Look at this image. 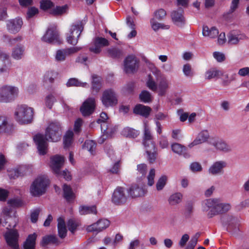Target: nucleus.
<instances>
[{"mask_svg": "<svg viewBox=\"0 0 249 249\" xmlns=\"http://www.w3.org/2000/svg\"><path fill=\"white\" fill-rule=\"evenodd\" d=\"M56 237L53 235H49L43 238L42 241V245L44 246L51 243H55L56 242Z\"/></svg>", "mask_w": 249, "mask_h": 249, "instance_id": "0e129e2a", "label": "nucleus"}, {"mask_svg": "<svg viewBox=\"0 0 249 249\" xmlns=\"http://www.w3.org/2000/svg\"><path fill=\"white\" fill-rule=\"evenodd\" d=\"M223 74V71L216 68H212L207 71L205 73V79L211 80L213 78H218Z\"/></svg>", "mask_w": 249, "mask_h": 249, "instance_id": "72a5a7b5", "label": "nucleus"}, {"mask_svg": "<svg viewBox=\"0 0 249 249\" xmlns=\"http://www.w3.org/2000/svg\"><path fill=\"white\" fill-rule=\"evenodd\" d=\"M150 24L151 28L155 31H157L160 29L168 30L170 28L169 25L158 22L154 18L151 19Z\"/></svg>", "mask_w": 249, "mask_h": 249, "instance_id": "e433bc0d", "label": "nucleus"}, {"mask_svg": "<svg viewBox=\"0 0 249 249\" xmlns=\"http://www.w3.org/2000/svg\"><path fill=\"white\" fill-rule=\"evenodd\" d=\"M66 86L68 87L72 86L81 87L83 88L89 87V84L87 83L81 82L75 78L69 79L66 83Z\"/></svg>", "mask_w": 249, "mask_h": 249, "instance_id": "a19ab883", "label": "nucleus"}, {"mask_svg": "<svg viewBox=\"0 0 249 249\" xmlns=\"http://www.w3.org/2000/svg\"><path fill=\"white\" fill-rule=\"evenodd\" d=\"M102 87V79L100 76L93 75L92 76V89L98 92Z\"/></svg>", "mask_w": 249, "mask_h": 249, "instance_id": "37998d69", "label": "nucleus"}, {"mask_svg": "<svg viewBox=\"0 0 249 249\" xmlns=\"http://www.w3.org/2000/svg\"><path fill=\"white\" fill-rule=\"evenodd\" d=\"M171 18L173 22L178 26H181L185 23L183 9L179 8L171 13Z\"/></svg>", "mask_w": 249, "mask_h": 249, "instance_id": "c756f323", "label": "nucleus"}, {"mask_svg": "<svg viewBox=\"0 0 249 249\" xmlns=\"http://www.w3.org/2000/svg\"><path fill=\"white\" fill-rule=\"evenodd\" d=\"M96 144L95 142L92 140H87L84 142L83 148L89 151L92 155H94Z\"/></svg>", "mask_w": 249, "mask_h": 249, "instance_id": "de8ad7c7", "label": "nucleus"}, {"mask_svg": "<svg viewBox=\"0 0 249 249\" xmlns=\"http://www.w3.org/2000/svg\"><path fill=\"white\" fill-rule=\"evenodd\" d=\"M8 204L12 207H18L23 205V202L20 199L16 198L8 200Z\"/></svg>", "mask_w": 249, "mask_h": 249, "instance_id": "13d9d810", "label": "nucleus"}, {"mask_svg": "<svg viewBox=\"0 0 249 249\" xmlns=\"http://www.w3.org/2000/svg\"><path fill=\"white\" fill-rule=\"evenodd\" d=\"M141 242L140 239L135 238L130 242L127 249H137L140 246Z\"/></svg>", "mask_w": 249, "mask_h": 249, "instance_id": "680f3d73", "label": "nucleus"}, {"mask_svg": "<svg viewBox=\"0 0 249 249\" xmlns=\"http://www.w3.org/2000/svg\"><path fill=\"white\" fill-rule=\"evenodd\" d=\"M167 180L166 176H162L158 180L156 184V189L158 191L162 190L165 186Z\"/></svg>", "mask_w": 249, "mask_h": 249, "instance_id": "603ef678", "label": "nucleus"}, {"mask_svg": "<svg viewBox=\"0 0 249 249\" xmlns=\"http://www.w3.org/2000/svg\"><path fill=\"white\" fill-rule=\"evenodd\" d=\"M49 184V179L46 175L37 177L32 183L30 192L34 196H39L45 193Z\"/></svg>", "mask_w": 249, "mask_h": 249, "instance_id": "0eeeda50", "label": "nucleus"}, {"mask_svg": "<svg viewBox=\"0 0 249 249\" xmlns=\"http://www.w3.org/2000/svg\"><path fill=\"white\" fill-rule=\"evenodd\" d=\"M146 85L149 89L157 92L159 96H163L166 94L169 88V82L165 77H163L157 84L153 77L149 75Z\"/></svg>", "mask_w": 249, "mask_h": 249, "instance_id": "423d86ee", "label": "nucleus"}, {"mask_svg": "<svg viewBox=\"0 0 249 249\" xmlns=\"http://www.w3.org/2000/svg\"><path fill=\"white\" fill-rule=\"evenodd\" d=\"M183 72L187 77H191L193 75L192 68L190 64H186L183 66Z\"/></svg>", "mask_w": 249, "mask_h": 249, "instance_id": "e2e57ef3", "label": "nucleus"}, {"mask_svg": "<svg viewBox=\"0 0 249 249\" xmlns=\"http://www.w3.org/2000/svg\"><path fill=\"white\" fill-rule=\"evenodd\" d=\"M226 166L227 162L225 161H216L210 167L209 173L212 175H220L223 173V169Z\"/></svg>", "mask_w": 249, "mask_h": 249, "instance_id": "393cba45", "label": "nucleus"}, {"mask_svg": "<svg viewBox=\"0 0 249 249\" xmlns=\"http://www.w3.org/2000/svg\"><path fill=\"white\" fill-rule=\"evenodd\" d=\"M82 49L81 47H71L57 50L54 55L55 60L57 62H63L68 56L76 53Z\"/></svg>", "mask_w": 249, "mask_h": 249, "instance_id": "9b49d317", "label": "nucleus"}, {"mask_svg": "<svg viewBox=\"0 0 249 249\" xmlns=\"http://www.w3.org/2000/svg\"><path fill=\"white\" fill-rule=\"evenodd\" d=\"M126 199L124 188L121 187L116 188L112 196V202L116 205H120L125 203Z\"/></svg>", "mask_w": 249, "mask_h": 249, "instance_id": "6ab92c4d", "label": "nucleus"}, {"mask_svg": "<svg viewBox=\"0 0 249 249\" xmlns=\"http://www.w3.org/2000/svg\"><path fill=\"white\" fill-rule=\"evenodd\" d=\"M40 7L44 11L50 10L51 11L54 7V3L50 0H42L40 2Z\"/></svg>", "mask_w": 249, "mask_h": 249, "instance_id": "8fccbe9b", "label": "nucleus"}, {"mask_svg": "<svg viewBox=\"0 0 249 249\" xmlns=\"http://www.w3.org/2000/svg\"><path fill=\"white\" fill-rule=\"evenodd\" d=\"M109 45V41L105 38L96 37L89 46V50L92 53L99 54L101 52L103 47L108 46Z\"/></svg>", "mask_w": 249, "mask_h": 249, "instance_id": "f3484780", "label": "nucleus"}, {"mask_svg": "<svg viewBox=\"0 0 249 249\" xmlns=\"http://www.w3.org/2000/svg\"><path fill=\"white\" fill-rule=\"evenodd\" d=\"M158 144L161 149H167L169 146V142L166 137L161 135L158 140Z\"/></svg>", "mask_w": 249, "mask_h": 249, "instance_id": "3c124183", "label": "nucleus"}, {"mask_svg": "<svg viewBox=\"0 0 249 249\" xmlns=\"http://www.w3.org/2000/svg\"><path fill=\"white\" fill-rule=\"evenodd\" d=\"M57 229L58 235L60 237L63 238L67 235V229L65 220L63 217H59L57 219Z\"/></svg>", "mask_w": 249, "mask_h": 249, "instance_id": "473e14b6", "label": "nucleus"}, {"mask_svg": "<svg viewBox=\"0 0 249 249\" xmlns=\"http://www.w3.org/2000/svg\"><path fill=\"white\" fill-rule=\"evenodd\" d=\"M139 67V60L134 55H130L125 58L124 62V70L127 73H134Z\"/></svg>", "mask_w": 249, "mask_h": 249, "instance_id": "4468645a", "label": "nucleus"}, {"mask_svg": "<svg viewBox=\"0 0 249 249\" xmlns=\"http://www.w3.org/2000/svg\"><path fill=\"white\" fill-rule=\"evenodd\" d=\"M19 88L13 85L4 84L0 86V103L13 102L19 95Z\"/></svg>", "mask_w": 249, "mask_h": 249, "instance_id": "20e7f679", "label": "nucleus"}, {"mask_svg": "<svg viewBox=\"0 0 249 249\" xmlns=\"http://www.w3.org/2000/svg\"><path fill=\"white\" fill-rule=\"evenodd\" d=\"M95 107V100L90 97L86 100L80 107V111L83 116H89L92 114Z\"/></svg>", "mask_w": 249, "mask_h": 249, "instance_id": "a211bd4d", "label": "nucleus"}, {"mask_svg": "<svg viewBox=\"0 0 249 249\" xmlns=\"http://www.w3.org/2000/svg\"><path fill=\"white\" fill-rule=\"evenodd\" d=\"M41 39L43 41L51 44H61L62 43V39L60 37L56 25L54 24L49 25Z\"/></svg>", "mask_w": 249, "mask_h": 249, "instance_id": "1a4fd4ad", "label": "nucleus"}, {"mask_svg": "<svg viewBox=\"0 0 249 249\" xmlns=\"http://www.w3.org/2000/svg\"><path fill=\"white\" fill-rule=\"evenodd\" d=\"M22 25V19L19 17L8 20L6 24L7 30L13 34L19 32Z\"/></svg>", "mask_w": 249, "mask_h": 249, "instance_id": "5701e85b", "label": "nucleus"}, {"mask_svg": "<svg viewBox=\"0 0 249 249\" xmlns=\"http://www.w3.org/2000/svg\"><path fill=\"white\" fill-rule=\"evenodd\" d=\"M108 55L112 57H118L122 54L120 50L117 48H111L107 50Z\"/></svg>", "mask_w": 249, "mask_h": 249, "instance_id": "bf43d9fd", "label": "nucleus"}, {"mask_svg": "<svg viewBox=\"0 0 249 249\" xmlns=\"http://www.w3.org/2000/svg\"><path fill=\"white\" fill-rule=\"evenodd\" d=\"M64 161V157L60 155H56L51 157L49 166L54 174H61V169Z\"/></svg>", "mask_w": 249, "mask_h": 249, "instance_id": "2eb2a0df", "label": "nucleus"}, {"mask_svg": "<svg viewBox=\"0 0 249 249\" xmlns=\"http://www.w3.org/2000/svg\"><path fill=\"white\" fill-rule=\"evenodd\" d=\"M40 212V210L39 209H36L33 210L31 212V221L32 223H36L37 221L38 217Z\"/></svg>", "mask_w": 249, "mask_h": 249, "instance_id": "052dcab7", "label": "nucleus"}, {"mask_svg": "<svg viewBox=\"0 0 249 249\" xmlns=\"http://www.w3.org/2000/svg\"><path fill=\"white\" fill-rule=\"evenodd\" d=\"M25 48L21 44H18L14 47L12 50L11 57L16 60H19L24 56Z\"/></svg>", "mask_w": 249, "mask_h": 249, "instance_id": "c85d7f7f", "label": "nucleus"}, {"mask_svg": "<svg viewBox=\"0 0 249 249\" xmlns=\"http://www.w3.org/2000/svg\"><path fill=\"white\" fill-rule=\"evenodd\" d=\"M57 76V72L56 71L53 70L48 71L44 75L43 82L46 84L52 83Z\"/></svg>", "mask_w": 249, "mask_h": 249, "instance_id": "4c0bfd02", "label": "nucleus"}, {"mask_svg": "<svg viewBox=\"0 0 249 249\" xmlns=\"http://www.w3.org/2000/svg\"><path fill=\"white\" fill-rule=\"evenodd\" d=\"M73 141V133L72 130H68L63 138V143L65 148H69Z\"/></svg>", "mask_w": 249, "mask_h": 249, "instance_id": "58836bf2", "label": "nucleus"}, {"mask_svg": "<svg viewBox=\"0 0 249 249\" xmlns=\"http://www.w3.org/2000/svg\"><path fill=\"white\" fill-rule=\"evenodd\" d=\"M107 153L108 157L112 160H120V157L119 154L116 153L113 149L109 148L107 151Z\"/></svg>", "mask_w": 249, "mask_h": 249, "instance_id": "5fc2aeb1", "label": "nucleus"}, {"mask_svg": "<svg viewBox=\"0 0 249 249\" xmlns=\"http://www.w3.org/2000/svg\"><path fill=\"white\" fill-rule=\"evenodd\" d=\"M62 135V129L60 123L58 122L50 123L46 128L45 136L37 134L34 137V141L37 146L39 155H44L47 153V141L52 142L59 141Z\"/></svg>", "mask_w": 249, "mask_h": 249, "instance_id": "f257e3e1", "label": "nucleus"}, {"mask_svg": "<svg viewBox=\"0 0 249 249\" xmlns=\"http://www.w3.org/2000/svg\"><path fill=\"white\" fill-rule=\"evenodd\" d=\"M219 34L218 29L215 27H209L207 26H203L202 29V35L205 37L211 39L217 37Z\"/></svg>", "mask_w": 249, "mask_h": 249, "instance_id": "7c9ffc66", "label": "nucleus"}, {"mask_svg": "<svg viewBox=\"0 0 249 249\" xmlns=\"http://www.w3.org/2000/svg\"><path fill=\"white\" fill-rule=\"evenodd\" d=\"M139 134L138 131L130 127H125L122 131L123 136L129 138H135Z\"/></svg>", "mask_w": 249, "mask_h": 249, "instance_id": "c03bdc74", "label": "nucleus"}, {"mask_svg": "<svg viewBox=\"0 0 249 249\" xmlns=\"http://www.w3.org/2000/svg\"><path fill=\"white\" fill-rule=\"evenodd\" d=\"M101 128L102 131H103L104 134L103 138H100L99 139L98 142L102 143L104 142V136L106 135L107 137H112L117 131V127L113 126L110 124L104 123L101 124Z\"/></svg>", "mask_w": 249, "mask_h": 249, "instance_id": "b1692460", "label": "nucleus"}, {"mask_svg": "<svg viewBox=\"0 0 249 249\" xmlns=\"http://www.w3.org/2000/svg\"><path fill=\"white\" fill-rule=\"evenodd\" d=\"M147 170V165L144 163H141L137 165V174L144 177Z\"/></svg>", "mask_w": 249, "mask_h": 249, "instance_id": "6e6d98bb", "label": "nucleus"}, {"mask_svg": "<svg viewBox=\"0 0 249 249\" xmlns=\"http://www.w3.org/2000/svg\"><path fill=\"white\" fill-rule=\"evenodd\" d=\"M68 10V6L67 5H63L61 6H56L53 7L51 11L50 14L55 15L58 16L61 15L63 14L66 13Z\"/></svg>", "mask_w": 249, "mask_h": 249, "instance_id": "a18cd8bd", "label": "nucleus"}, {"mask_svg": "<svg viewBox=\"0 0 249 249\" xmlns=\"http://www.w3.org/2000/svg\"><path fill=\"white\" fill-rule=\"evenodd\" d=\"M209 133L207 130L201 131L197 135L195 139L189 144L188 147L190 148L194 146L206 142L209 138Z\"/></svg>", "mask_w": 249, "mask_h": 249, "instance_id": "bb28decb", "label": "nucleus"}, {"mask_svg": "<svg viewBox=\"0 0 249 249\" xmlns=\"http://www.w3.org/2000/svg\"><path fill=\"white\" fill-rule=\"evenodd\" d=\"M202 210L207 212V216L209 218L214 216L227 212L231 208V206L228 203H223L218 198H209L204 200L202 202Z\"/></svg>", "mask_w": 249, "mask_h": 249, "instance_id": "f03ea898", "label": "nucleus"}, {"mask_svg": "<svg viewBox=\"0 0 249 249\" xmlns=\"http://www.w3.org/2000/svg\"><path fill=\"white\" fill-rule=\"evenodd\" d=\"M15 120L20 124L31 123L34 117V109L26 105L18 106L14 112Z\"/></svg>", "mask_w": 249, "mask_h": 249, "instance_id": "39448f33", "label": "nucleus"}, {"mask_svg": "<svg viewBox=\"0 0 249 249\" xmlns=\"http://www.w3.org/2000/svg\"><path fill=\"white\" fill-rule=\"evenodd\" d=\"M147 65L148 68L153 73V74L157 76H159L161 74L160 71L156 67V66L153 63L150 62H147Z\"/></svg>", "mask_w": 249, "mask_h": 249, "instance_id": "69168bd1", "label": "nucleus"}, {"mask_svg": "<svg viewBox=\"0 0 249 249\" xmlns=\"http://www.w3.org/2000/svg\"><path fill=\"white\" fill-rule=\"evenodd\" d=\"M101 100L105 107H113L118 104V95L113 89H107L103 91Z\"/></svg>", "mask_w": 249, "mask_h": 249, "instance_id": "9d476101", "label": "nucleus"}, {"mask_svg": "<svg viewBox=\"0 0 249 249\" xmlns=\"http://www.w3.org/2000/svg\"><path fill=\"white\" fill-rule=\"evenodd\" d=\"M79 212L80 214L85 215L91 213L96 214L97 210L95 206H81L79 207Z\"/></svg>", "mask_w": 249, "mask_h": 249, "instance_id": "ea45409f", "label": "nucleus"}, {"mask_svg": "<svg viewBox=\"0 0 249 249\" xmlns=\"http://www.w3.org/2000/svg\"><path fill=\"white\" fill-rule=\"evenodd\" d=\"M36 238V233L29 235L24 244V249H34Z\"/></svg>", "mask_w": 249, "mask_h": 249, "instance_id": "c9c22d12", "label": "nucleus"}, {"mask_svg": "<svg viewBox=\"0 0 249 249\" xmlns=\"http://www.w3.org/2000/svg\"><path fill=\"white\" fill-rule=\"evenodd\" d=\"M150 111L151 108L149 107L141 104L136 105L133 109L134 113L141 115L145 117L148 116Z\"/></svg>", "mask_w": 249, "mask_h": 249, "instance_id": "2f4dec72", "label": "nucleus"}, {"mask_svg": "<svg viewBox=\"0 0 249 249\" xmlns=\"http://www.w3.org/2000/svg\"><path fill=\"white\" fill-rule=\"evenodd\" d=\"M228 43L230 45H237L241 41L246 38V35L240 31L233 30L227 35Z\"/></svg>", "mask_w": 249, "mask_h": 249, "instance_id": "412c9836", "label": "nucleus"}, {"mask_svg": "<svg viewBox=\"0 0 249 249\" xmlns=\"http://www.w3.org/2000/svg\"><path fill=\"white\" fill-rule=\"evenodd\" d=\"M13 129V125L10 120L5 116H0V133H9Z\"/></svg>", "mask_w": 249, "mask_h": 249, "instance_id": "cd10ccee", "label": "nucleus"}, {"mask_svg": "<svg viewBox=\"0 0 249 249\" xmlns=\"http://www.w3.org/2000/svg\"><path fill=\"white\" fill-rule=\"evenodd\" d=\"M190 169L193 172H197L201 171L202 167L199 163L194 162L190 164Z\"/></svg>", "mask_w": 249, "mask_h": 249, "instance_id": "338daca9", "label": "nucleus"}, {"mask_svg": "<svg viewBox=\"0 0 249 249\" xmlns=\"http://www.w3.org/2000/svg\"><path fill=\"white\" fill-rule=\"evenodd\" d=\"M8 229V228H7ZM5 241L8 245L12 249H18V240L19 234L16 230L8 229L3 234Z\"/></svg>", "mask_w": 249, "mask_h": 249, "instance_id": "f8f14e48", "label": "nucleus"}, {"mask_svg": "<svg viewBox=\"0 0 249 249\" xmlns=\"http://www.w3.org/2000/svg\"><path fill=\"white\" fill-rule=\"evenodd\" d=\"M182 197L183 195L181 193H175L169 197L168 202L171 206L177 205L181 202Z\"/></svg>", "mask_w": 249, "mask_h": 249, "instance_id": "f704fd0d", "label": "nucleus"}, {"mask_svg": "<svg viewBox=\"0 0 249 249\" xmlns=\"http://www.w3.org/2000/svg\"><path fill=\"white\" fill-rule=\"evenodd\" d=\"M209 143L218 151L229 153L231 152V146L224 140L218 138H212Z\"/></svg>", "mask_w": 249, "mask_h": 249, "instance_id": "ddd939ff", "label": "nucleus"}, {"mask_svg": "<svg viewBox=\"0 0 249 249\" xmlns=\"http://www.w3.org/2000/svg\"><path fill=\"white\" fill-rule=\"evenodd\" d=\"M110 225V222L106 219H101L87 227L88 232H100L107 228Z\"/></svg>", "mask_w": 249, "mask_h": 249, "instance_id": "aec40b11", "label": "nucleus"}, {"mask_svg": "<svg viewBox=\"0 0 249 249\" xmlns=\"http://www.w3.org/2000/svg\"><path fill=\"white\" fill-rule=\"evenodd\" d=\"M143 136L142 143L147 155V159L151 163L154 162L157 157V151L153 136L150 130V127L147 122L143 123Z\"/></svg>", "mask_w": 249, "mask_h": 249, "instance_id": "7ed1b4c3", "label": "nucleus"}, {"mask_svg": "<svg viewBox=\"0 0 249 249\" xmlns=\"http://www.w3.org/2000/svg\"><path fill=\"white\" fill-rule=\"evenodd\" d=\"M200 235V233H196L195 235L191 238L185 249H194L197 244L198 239Z\"/></svg>", "mask_w": 249, "mask_h": 249, "instance_id": "864d4df0", "label": "nucleus"}, {"mask_svg": "<svg viewBox=\"0 0 249 249\" xmlns=\"http://www.w3.org/2000/svg\"><path fill=\"white\" fill-rule=\"evenodd\" d=\"M155 176V170L154 169H151L147 176L148 184L149 186H152L154 183V178Z\"/></svg>", "mask_w": 249, "mask_h": 249, "instance_id": "774afa93", "label": "nucleus"}, {"mask_svg": "<svg viewBox=\"0 0 249 249\" xmlns=\"http://www.w3.org/2000/svg\"><path fill=\"white\" fill-rule=\"evenodd\" d=\"M128 196L131 198L142 197L146 194V191L142 183H134L127 189Z\"/></svg>", "mask_w": 249, "mask_h": 249, "instance_id": "dca6fc26", "label": "nucleus"}, {"mask_svg": "<svg viewBox=\"0 0 249 249\" xmlns=\"http://www.w3.org/2000/svg\"><path fill=\"white\" fill-rule=\"evenodd\" d=\"M171 149L173 152L178 155H181L186 151V147L178 143H174L171 145Z\"/></svg>", "mask_w": 249, "mask_h": 249, "instance_id": "49530a36", "label": "nucleus"}, {"mask_svg": "<svg viewBox=\"0 0 249 249\" xmlns=\"http://www.w3.org/2000/svg\"><path fill=\"white\" fill-rule=\"evenodd\" d=\"M139 98L141 101L145 103H149L152 101V96L150 92L147 90H143L140 94Z\"/></svg>", "mask_w": 249, "mask_h": 249, "instance_id": "09e8293b", "label": "nucleus"}, {"mask_svg": "<svg viewBox=\"0 0 249 249\" xmlns=\"http://www.w3.org/2000/svg\"><path fill=\"white\" fill-rule=\"evenodd\" d=\"M1 216L4 218L5 223L11 222V221H13L14 223L9 225L10 228L15 227L17 224V217L15 215V213H13L11 208L9 207H5L3 208L1 214Z\"/></svg>", "mask_w": 249, "mask_h": 249, "instance_id": "4be33fe9", "label": "nucleus"}, {"mask_svg": "<svg viewBox=\"0 0 249 249\" xmlns=\"http://www.w3.org/2000/svg\"><path fill=\"white\" fill-rule=\"evenodd\" d=\"M83 28V24L81 21H78L72 24L66 34L67 42L71 45H76L78 42L79 37Z\"/></svg>", "mask_w": 249, "mask_h": 249, "instance_id": "6e6552de", "label": "nucleus"}, {"mask_svg": "<svg viewBox=\"0 0 249 249\" xmlns=\"http://www.w3.org/2000/svg\"><path fill=\"white\" fill-rule=\"evenodd\" d=\"M63 192L65 198L69 202L72 201L75 198V195L70 186L64 185Z\"/></svg>", "mask_w": 249, "mask_h": 249, "instance_id": "79ce46f5", "label": "nucleus"}, {"mask_svg": "<svg viewBox=\"0 0 249 249\" xmlns=\"http://www.w3.org/2000/svg\"><path fill=\"white\" fill-rule=\"evenodd\" d=\"M10 65L9 55L3 52L0 55V74L8 73Z\"/></svg>", "mask_w": 249, "mask_h": 249, "instance_id": "a878e982", "label": "nucleus"}, {"mask_svg": "<svg viewBox=\"0 0 249 249\" xmlns=\"http://www.w3.org/2000/svg\"><path fill=\"white\" fill-rule=\"evenodd\" d=\"M55 101L56 99L54 96L53 94H50L45 98V104L47 107L51 108Z\"/></svg>", "mask_w": 249, "mask_h": 249, "instance_id": "4d7b16f0", "label": "nucleus"}]
</instances>
